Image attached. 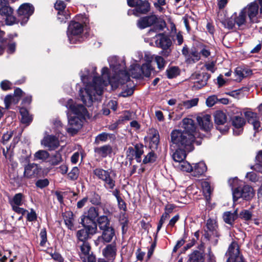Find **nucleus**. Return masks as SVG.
<instances>
[{"label": "nucleus", "instance_id": "1", "mask_svg": "<svg viewBox=\"0 0 262 262\" xmlns=\"http://www.w3.org/2000/svg\"><path fill=\"white\" fill-rule=\"evenodd\" d=\"M101 76L97 77L94 73L87 72L86 74H81V78L84 83L92 78V83L85 85L84 89H80L79 95L81 100L87 106H91L94 100H99L102 94L104 86L112 81L109 69L104 67L101 70Z\"/></svg>", "mask_w": 262, "mask_h": 262}, {"label": "nucleus", "instance_id": "2", "mask_svg": "<svg viewBox=\"0 0 262 262\" xmlns=\"http://www.w3.org/2000/svg\"><path fill=\"white\" fill-rule=\"evenodd\" d=\"M66 107L69 110L67 113L68 125L67 131L71 135H74L81 128L82 120L88 111L83 105L74 103L72 99L68 101Z\"/></svg>", "mask_w": 262, "mask_h": 262}, {"label": "nucleus", "instance_id": "3", "mask_svg": "<svg viewBox=\"0 0 262 262\" xmlns=\"http://www.w3.org/2000/svg\"><path fill=\"white\" fill-rule=\"evenodd\" d=\"M195 135L187 132H182L181 130L176 129L171 133V141L172 145L181 149L190 152L193 149V142Z\"/></svg>", "mask_w": 262, "mask_h": 262}, {"label": "nucleus", "instance_id": "4", "mask_svg": "<svg viewBox=\"0 0 262 262\" xmlns=\"http://www.w3.org/2000/svg\"><path fill=\"white\" fill-rule=\"evenodd\" d=\"M238 183L237 179H230L229 183L232 186L233 200L234 202L237 201L239 199L248 201L251 200L254 195L253 189L249 185H245L243 187H237L234 188L235 184Z\"/></svg>", "mask_w": 262, "mask_h": 262}, {"label": "nucleus", "instance_id": "5", "mask_svg": "<svg viewBox=\"0 0 262 262\" xmlns=\"http://www.w3.org/2000/svg\"><path fill=\"white\" fill-rule=\"evenodd\" d=\"M137 25L141 29L155 25V29L158 31L163 30L166 26L165 22L155 14L141 17L137 21Z\"/></svg>", "mask_w": 262, "mask_h": 262}, {"label": "nucleus", "instance_id": "6", "mask_svg": "<svg viewBox=\"0 0 262 262\" xmlns=\"http://www.w3.org/2000/svg\"><path fill=\"white\" fill-rule=\"evenodd\" d=\"M83 26L79 23L71 21L67 30V36L71 43L81 42L83 38L81 33L83 32Z\"/></svg>", "mask_w": 262, "mask_h": 262}, {"label": "nucleus", "instance_id": "7", "mask_svg": "<svg viewBox=\"0 0 262 262\" xmlns=\"http://www.w3.org/2000/svg\"><path fill=\"white\" fill-rule=\"evenodd\" d=\"M127 4L132 7H135L128 11V14H134L138 16L142 14H146L149 11L150 4L147 1L142 0H127Z\"/></svg>", "mask_w": 262, "mask_h": 262}, {"label": "nucleus", "instance_id": "8", "mask_svg": "<svg viewBox=\"0 0 262 262\" xmlns=\"http://www.w3.org/2000/svg\"><path fill=\"white\" fill-rule=\"evenodd\" d=\"M34 8L29 3L22 4L18 9V20L21 25L25 24L28 20L30 16L33 13Z\"/></svg>", "mask_w": 262, "mask_h": 262}, {"label": "nucleus", "instance_id": "9", "mask_svg": "<svg viewBox=\"0 0 262 262\" xmlns=\"http://www.w3.org/2000/svg\"><path fill=\"white\" fill-rule=\"evenodd\" d=\"M84 228L79 230L76 232V237L79 241L82 243L87 242L86 241L91 235L95 234L97 230V225L93 224L92 225H84Z\"/></svg>", "mask_w": 262, "mask_h": 262}, {"label": "nucleus", "instance_id": "10", "mask_svg": "<svg viewBox=\"0 0 262 262\" xmlns=\"http://www.w3.org/2000/svg\"><path fill=\"white\" fill-rule=\"evenodd\" d=\"M214 119L217 129L222 134L227 133L229 127L225 125L227 121L226 114L222 111H217L214 114Z\"/></svg>", "mask_w": 262, "mask_h": 262}, {"label": "nucleus", "instance_id": "11", "mask_svg": "<svg viewBox=\"0 0 262 262\" xmlns=\"http://www.w3.org/2000/svg\"><path fill=\"white\" fill-rule=\"evenodd\" d=\"M182 52L185 57V61L187 64H194L201 59L199 51L194 47L189 50L186 46L184 47Z\"/></svg>", "mask_w": 262, "mask_h": 262}, {"label": "nucleus", "instance_id": "12", "mask_svg": "<svg viewBox=\"0 0 262 262\" xmlns=\"http://www.w3.org/2000/svg\"><path fill=\"white\" fill-rule=\"evenodd\" d=\"M102 231V235L98 236L94 242L95 245L97 246L101 243L104 244L105 243H110L115 237V230L112 227L107 228V229Z\"/></svg>", "mask_w": 262, "mask_h": 262}, {"label": "nucleus", "instance_id": "13", "mask_svg": "<svg viewBox=\"0 0 262 262\" xmlns=\"http://www.w3.org/2000/svg\"><path fill=\"white\" fill-rule=\"evenodd\" d=\"M156 37L157 38L156 40V44L163 50H166L164 52V55L168 56L170 52L168 49L172 43L170 38L168 36L162 33L156 35Z\"/></svg>", "mask_w": 262, "mask_h": 262}, {"label": "nucleus", "instance_id": "14", "mask_svg": "<svg viewBox=\"0 0 262 262\" xmlns=\"http://www.w3.org/2000/svg\"><path fill=\"white\" fill-rule=\"evenodd\" d=\"M136 68L132 67V68L129 70V72H127L125 70L121 71L118 73V75L116 76L114 78L116 79L118 82L120 84H124L125 82L128 81L130 79V76H132L134 78H136L134 77V75L139 73L138 70H134Z\"/></svg>", "mask_w": 262, "mask_h": 262}, {"label": "nucleus", "instance_id": "15", "mask_svg": "<svg viewBox=\"0 0 262 262\" xmlns=\"http://www.w3.org/2000/svg\"><path fill=\"white\" fill-rule=\"evenodd\" d=\"M148 138L149 141V147L152 150L157 149L160 141V136L158 131L151 128L148 130Z\"/></svg>", "mask_w": 262, "mask_h": 262}, {"label": "nucleus", "instance_id": "16", "mask_svg": "<svg viewBox=\"0 0 262 262\" xmlns=\"http://www.w3.org/2000/svg\"><path fill=\"white\" fill-rule=\"evenodd\" d=\"M23 94V91L19 88H17L14 91L13 96L10 95H7L4 99L6 108L8 109L9 108L10 105L12 103H17L19 101L20 97L22 96Z\"/></svg>", "mask_w": 262, "mask_h": 262}, {"label": "nucleus", "instance_id": "17", "mask_svg": "<svg viewBox=\"0 0 262 262\" xmlns=\"http://www.w3.org/2000/svg\"><path fill=\"white\" fill-rule=\"evenodd\" d=\"M246 15H248L250 21L252 23L257 21V15L258 12V6L256 3H252L243 9Z\"/></svg>", "mask_w": 262, "mask_h": 262}, {"label": "nucleus", "instance_id": "18", "mask_svg": "<svg viewBox=\"0 0 262 262\" xmlns=\"http://www.w3.org/2000/svg\"><path fill=\"white\" fill-rule=\"evenodd\" d=\"M144 59L146 63L143 64L142 66H151L155 64H157V66H164L165 64L163 58L158 55L146 53Z\"/></svg>", "mask_w": 262, "mask_h": 262}, {"label": "nucleus", "instance_id": "19", "mask_svg": "<svg viewBox=\"0 0 262 262\" xmlns=\"http://www.w3.org/2000/svg\"><path fill=\"white\" fill-rule=\"evenodd\" d=\"M41 144L50 150L56 149L59 146L58 139L54 136L48 135L44 137L41 141Z\"/></svg>", "mask_w": 262, "mask_h": 262}, {"label": "nucleus", "instance_id": "20", "mask_svg": "<svg viewBox=\"0 0 262 262\" xmlns=\"http://www.w3.org/2000/svg\"><path fill=\"white\" fill-rule=\"evenodd\" d=\"M117 250L116 244L113 242L102 250V254L108 260H113L116 257Z\"/></svg>", "mask_w": 262, "mask_h": 262}, {"label": "nucleus", "instance_id": "21", "mask_svg": "<svg viewBox=\"0 0 262 262\" xmlns=\"http://www.w3.org/2000/svg\"><path fill=\"white\" fill-rule=\"evenodd\" d=\"M116 174L112 170L109 169L107 173L102 180L104 182V186L107 189H113L116 186L115 178Z\"/></svg>", "mask_w": 262, "mask_h": 262}, {"label": "nucleus", "instance_id": "22", "mask_svg": "<svg viewBox=\"0 0 262 262\" xmlns=\"http://www.w3.org/2000/svg\"><path fill=\"white\" fill-rule=\"evenodd\" d=\"M246 121L243 117L234 116L232 119V124L234 128L233 134L236 135H239L243 131V127L245 124Z\"/></svg>", "mask_w": 262, "mask_h": 262}, {"label": "nucleus", "instance_id": "23", "mask_svg": "<svg viewBox=\"0 0 262 262\" xmlns=\"http://www.w3.org/2000/svg\"><path fill=\"white\" fill-rule=\"evenodd\" d=\"M182 128L183 130L182 132H187L189 134H194L195 137L196 136L195 130V126L194 121L190 118H184L182 120Z\"/></svg>", "mask_w": 262, "mask_h": 262}, {"label": "nucleus", "instance_id": "24", "mask_svg": "<svg viewBox=\"0 0 262 262\" xmlns=\"http://www.w3.org/2000/svg\"><path fill=\"white\" fill-rule=\"evenodd\" d=\"M199 125L205 131H208L212 127L211 116L208 114L197 118Z\"/></svg>", "mask_w": 262, "mask_h": 262}, {"label": "nucleus", "instance_id": "25", "mask_svg": "<svg viewBox=\"0 0 262 262\" xmlns=\"http://www.w3.org/2000/svg\"><path fill=\"white\" fill-rule=\"evenodd\" d=\"M38 172L39 169L37 164H29L25 167L24 176L27 179H31L36 177Z\"/></svg>", "mask_w": 262, "mask_h": 262}, {"label": "nucleus", "instance_id": "26", "mask_svg": "<svg viewBox=\"0 0 262 262\" xmlns=\"http://www.w3.org/2000/svg\"><path fill=\"white\" fill-rule=\"evenodd\" d=\"M134 152L136 161L138 163H140L141 162V156L144 152L143 145L140 144H137L135 146V150L132 147H129L128 148L127 150L128 156L129 154L133 155Z\"/></svg>", "mask_w": 262, "mask_h": 262}, {"label": "nucleus", "instance_id": "27", "mask_svg": "<svg viewBox=\"0 0 262 262\" xmlns=\"http://www.w3.org/2000/svg\"><path fill=\"white\" fill-rule=\"evenodd\" d=\"M235 80L241 81L244 77L252 74V71L248 67H237L234 72Z\"/></svg>", "mask_w": 262, "mask_h": 262}, {"label": "nucleus", "instance_id": "28", "mask_svg": "<svg viewBox=\"0 0 262 262\" xmlns=\"http://www.w3.org/2000/svg\"><path fill=\"white\" fill-rule=\"evenodd\" d=\"M64 222L70 230L74 229V216L73 213L71 211H66L62 214Z\"/></svg>", "mask_w": 262, "mask_h": 262}, {"label": "nucleus", "instance_id": "29", "mask_svg": "<svg viewBox=\"0 0 262 262\" xmlns=\"http://www.w3.org/2000/svg\"><path fill=\"white\" fill-rule=\"evenodd\" d=\"M209 77V75L204 72L196 74V78L198 80L195 82L194 86L199 89L205 86Z\"/></svg>", "mask_w": 262, "mask_h": 262}, {"label": "nucleus", "instance_id": "30", "mask_svg": "<svg viewBox=\"0 0 262 262\" xmlns=\"http://www.w3.org/2000/svg\"><path fill=\"white\" fill-rule=\"evenodd\" d=\"M94 151L99 156L102 158H105L112 154L113 149L111 145H105L95 148L94 149Z\"/></svg>", "mask_w": 262, "mask_h": 262}, {"label": "nucleus", "instance_id": "31", "mask_svg": "<svg viewBox=\"0 0 262 262\" xmlns=\"http://www.w3.org/2000/svg\"><path fill=\"white\" fill-rule=\"evenodd\" d=\"M134 70H138L139 73L134 75L136 78H143L144 77H149L151 73V67H134Z\"/></svg>", "mask_w": 262, "mask_h": 262}, {"label": "nucleus", "instance_id": "32", "mask_svg": "<svg viewBox=\"0 0 262 262\" xmlns=\"http://www.w3.org/2000/svg\"><path fill=\"white\" fill-rule=\"evenodd\" d=\"M237 210L236 209L233 212L227 211L223 214V220L224 222L229 225H232L234 221L237 218Z\"/></svg>", "mask_w": 262, "mask_h": 262}, {"label": "nucleus", "instance_id": "33", "mask_svg": "<svg viewBox=\"0 0 262 262\" xmlns=\"http://www.w3.org/2000/svg\"><path fill=\"white\" fill-rule=\"evenodd\" d=\"M206 164L204 162H199L195 164L192 171L194 176L199 177L202 175L206 171Z\"/></svg>", "mask_w": 262, "mask_h": 262}, {"label": "nucleus", "instance_id": "34", "mask_svg": "<svg viewBox=\"0 0 262 262\" xmlns=\"http://www.w3.org/2000/svg\"><path fill=\"white\" fill-rule=\"evenodd\" d=\"M202 186L203 192L206 198V201L207 203H209L213 189L211 188L209 182L206 181H204L202 183Z\"/></svg>", "mask_w": 262, "mask_h": 262}, {"label": "nucleus", "instance_id": "35", "mask_svg": "<svg viewBox=\"0 0 262 262\" xmlns=\"http://www.w3.org/2000/svg\"><path fill=\"white\" fill-rule=\"evenodd\" d=\"M24 202V195L21 193H18L15 194L12 199L9 201V203L12 207L21 206Z\"/></svg>", "mask_w": 262, "mask_h": 262}, {"label": "nucleus", "instance_id": "36", "mask_svg": "<svg viewBox=\"0 0 262 262\" xmlns=\"http://www.w3.org/2000/svg\"><path fill=\"white\" fill-rule=\"evenodd\" d=\"M229 257H235L239 254V246L237 243L233 242L229 246L226 254Z\"/></svg>", "mask_w": 262, "mask_h": 262}, {"label": "nucleus", "instance_id": "37", "mask_svg": "<svg viewBox=\"0 0 262 262\" xmlns=\"http://www.w3.org/2000/svg\"><path fill=\"white\" fill-rule=\"evenodd\" d=\"M186 152H188L178 148L173 154L172 158L175 162L179 163L185 159Z\"/></svg>", "mask_w": 262, "mask_h": 262}, {"label": "nucleus", "instance_id": "38", "mask_svg": "<svg viewBox=\"0 0 262 262\" xmlns=\"http://www.w3.org/2000/svg\"><path fill=\"white\" fill-rule=\"evenodd\" d=\"M20 113L21 116V123L28 125L32 121V116L29 115L28 111L24 107L20 109Z\"/></svg>", "mask_w": 262, "mask_h": 262}, {"label": "nucleus", "instance_id": "39", "mask_svg": "<svg viewBox=\"0 0 262 262\" xmlns=\"http://www.w3.org/2000/svg\"><path fill=\"white\" fill-rule=\"evenodd\" d=\"M108 62L110 66H124L125 64L124 57H119L117 56H112L108 58Z\"/></svg>", "mask_w": 262, "mask_h": 262}, {"label": "nucleus", "instance_id": "40", "mask_svg": "<svg viewBox=\"0 0 262 262\" xmlns=\"http://www.w3.org/2000/svg\"><path fill=\"white\" fill-rule=\"evenodd\" d=\"M235 24L239 27L245 25L246 21V15L243 10L238 14L233 15Z\"/></svg>", "mask_w": 262, "mask_h": 262}, {"label": "nucleus", "instance_id": "41", "mask_svg": "<svg viewBox=\"0 0 262 262\" xmlns=\"http://www.w3.org/2000/svg\"><path fill=\"white\" fill-rule=\"evenodd\" d=\"M97 222L98 226L101 230L112 227V226H110V222L108 217L105 215L99 217L97 220Z\"/></svg>", "mask_w": 262, "mask_h": 262}, {"label": "nucleus", "instance_id": "42", "mask_svg": "<svg viewBox=\"0 0 262 262\" xmlns=\"http://www.w3.org/2000/svg\"><path fill=\"white\" fill-rule=\"evenodd\" d=\"M210 46L204 44H201L199 46V52L201 55L205 58H208L211 55Z\"/></svg>", "mask_w": 262, "mask_h": 262}, {"label": "nucleus", "instance_id": "43", "mask_svg": "<svg viewBox=\"0 0 262 262\" xmlns=\"http://www.w3.org/2000/svg\"><path fill=\"white\" fill-rule=\"evenodd\" d=\"M187 262H204L203 254L198 251H195L189 255Z\"/></svg>", "mask_w": 262, "mask_h": 262}, {"label": "nucleus", "instance_id": "44", "mask_svg": "<svg viewBox=\"0 0 262 262\" xmlns=\"http://www.w3.org/2000/svg\"><path fill=\"white\" fill-rule=\"evenodd\" d=\"M248 122L252 124L254 129L256 132H258L260 127V123L257 118V115L255 113H251Z\"/></svg>", "mask_w": 262, "mask_h": 262}, {"label": "nucleus", "instance_id": "45", "mask_svg": "<svg viewBox=\"0 0 262 262\" xmlns=\"http://www.w3.org/2000/svg\"><path fill=\"white\" fill-rule=\"evenodd\" d=\"M62 161V156L59 152H56L55 154L49 157L48 162L52 166L59 164Z\"/></svg>", "mask_w": 262, "mask_h": 262}, {"label": "nucleus", "instance_id": "46", "mask_svg": "<svg viewBox=\"0 0 262 262\" xmlns=\"http://www.w3.org/2000/svg\"><path fill=\"white\" fill-rule=\"evenodd\" d=\"M98 209L94 207H91L86 213V217L89 219L90 221L93 222V224H95L94 221L95 219L98 216Z\"/></svg>", "mask_w": 262, "mask_h": 262}, {"label": "nucleus", "instance_id": "47", "mask_svg": "<svg viewBox=\"0 0 262 262\" xmlns=\"http://www.w3.org/2000/svg\"><path fill=\"white\" fill-rule=\"evenodd\" d=\"M49 157V153L45 150H39L34 154V158L35 160H40L42 162L46 161Z\"/></svg>", "mask_w": 262, "mask_h": 262}, {"label": "nucleus", "instance_id": "48", "mask_svg": "<svg viewBox=\"0 0 262 262\" xmlns=\"http://www.w3.org/2000/svg\"><path fill=\"white\" fill-rule=\"evenodd\" d=\"M166 75L168 78L171 79L175 78L180 73V70L178 67H169L166 70Z\"/></svg>", "mask_w": 262, "mask_h": 262}, {"label": "nucleus", "instance_id": "49", "mask_svg": "<svg viewBox=\"0 0 262 262\" xmlns=\"http://www.w3.org/2000/svg\"><path fill=\"white\" fill-rule=\"evenodd\" d=\"M80 256H86L91 255L90 254V251L91 250V246L88 242L82 243V245L80 246Z\"/></svg>", "mask_w": 262, "mask_h": 262}, {"label": "nucleus", "instance_id": "50", "mask_svg": "<svg viewBox=\"0 0 262 262\" xmlns=\"http://www.w3.org/2000/svg\"><path fill=\"white\" fill-rule=\"evenodd\" d=\"M89 199L90 202L94 205H100L101 204L100 195L95 192H92L91 193V195Z\"/></svg>", "mask_w": 262, "mask_h": 262}, {"label": "nucleus", "instance_id": "51", "mask_svg": "<svg viewBox=\"0 0 262 262\" xmlns=\"http://www.w3.org/2000/svg\"><path fill=\"white\" fill-rule=\"evenodd\" d=\"M199 100L198 98H194L191 100L183 101V105L185 109H189L193 106H196L198 104Z\"/></svg>", "mask_w": 262, "mask_h": 262}, {"label": "nucleus", "instance_id": "52", "mask_svg": "<svg viewBox=\"0 0 262 262\" xmlns=\"http://www.w3.org/2000/svg\"><path fill=\"white\" fill-rule=\"evenodd\" d=\"M13 13V10L8 5H5L0 8V14L4 17H6L9 14Z\"/></svg>", "mask_w": 262, "mask_h": 262}, {"label": "nucleus", "instance_id": "53", "mask_svg": "<svg viewBox=\"0 0 262 262\" xmlns=\"http://www.w3.org/2000/svg\"><path fill=\"white\" fill-rule=\"evenodd\" d=\"M179 168L182 171L186 172H191L193 170V167L187 161H182L179 164Z\"/></svg>", "mask_w": 262, "mask_h": 262}, {"label": "nucleus", "instance_id": "54", "mask_svg": "<svg viewBox=\"0 0 262 262\" xmlns=\"http://www.w3.org/2000/svg\"><path fill=\"white\" fill-rule=\"evenodd\" d=\"M108 171L109 170H105L100 168H97L93 170V173L99 179L102 180Z\"/></svg>", "mask_w": 262, "mask_h": 262}, {"label": "nucleus", "instance_id": "55", "mask_svg": "<svg viewBox=\"0 0 262 262\" xmlns=\"http://www.w3.org/2000/svg\"><path fill=\"white\" fill-rule=\"evenodd\" d=\"M221 23L225 28H227L229 29H233L236 24L233 18V15H232L229 18L226 19L224 20H222Z\"/></svg>", "mask_w": 262, "mask_h": 262}, {"label": "nucleus", "instance_id": "56", "mask_svg": "<svg viewBox=\"0 0 262 262\" xmlns=\"http://www.w3.org/2000/svg\"><path fill=\"white\" fill-rule=\"evenodd\" d=\"M79 170L77 167H74L68 173V178L71 180H76L79 176Z\"/></svg>", "mask_w": 262, "mask_h": 262}, {"label": "nucleus", "instance_id": "57", "mask_svg": "<svg viewBox=\"0 0 262 262\" xmlns=\"http://www.w3.org/2000/svg\"><path fill=\"white\" fill-rule=\"evenodd\" d=\"M157 157L152 151L149 152L144 158L143 162L144 164L152 163L156 161Z\"/></svg>", "mask_w": 262, "mask_h": 262}, {"label": "nucleus", "instance_id": "58", "mask_svg": "<svg viewBox=\"0 0 262 262\" xmlns=\"http://www.w3.org/2000/svg\"><path fill=\"white\" fill-rule=\"evenodd\" d=\"M70 15L66 11H58L57 19L60 23H65L70 18Z\"/></svg>", "mask_w": 262, "mask_h": 262}, {"label": "nucleus", "instance_id": "59", "mask_svg": "<svg viewBox=\"0 0 262 262\" xmlns=\"http://www.w3.org/2000/svg\"><path fill=\"white\" fill-rule=\"evenodd\" d=\"M133 114L128 111H126L123 113V114L120 116L118 120V122L121 123L125 121H128L133 118Z\"/></svg>", "mask_w": 262, "mask_h": 262}, {"label": "nucleus", "instance_id": "60", "mask_svg": "<svg viewBox=\"0 0 262 262\" xmlns=\"http://www.w3.org/2000/svg\"><path fill=\"white\" fill-rule=\"evenodd\" d=\"M19 21L16 19L15 17L13 15V14H9L5 17V24L8 26H11Z\"/></svg>", "mask_w": 262, "mask_h": 262}, {"label": "nucleus", "instance_id": "61", "mask_svg": "<svg viewBox=\"0 0 262 262\" xmlns=\"http://www.w3.org/2000/svg\"><path fill=\"white\" fill-rule=\"evenodd\" d=\"M39 236L41 238L40 245L42 247H43L45 246L47 241V231L45 228H43L41 230L40 232L39 233Z\"/></svg>", "mask_w": 262, "mask_h": 262}, {"label": "nucleus", "instance_id": "62", "mask_svg": "<svg viewBox=\"0 0 262 262\" xmlns=\"http://www.w3.org/2000/svg\"><path fill=\"white\" fill-rule=\"evenodd\" d=\"M169 217V213L167 212H165L162 214L157 226V232H159L160 231L164 222Z\"/></svg>", "mask_w": 262, "mask_h": 262}, {"label": "nucleus", "instance_id": "63", "mask_svg": "<svg viewBox=\"0 0 262 262\" xmlns=\"http://www.w3.org/2000/svg\"><path fill=\"white\" fill-rule=\"evenodd\" d=\"M239 217L245 220H249L252 217L251 212L248 210H244L240 212Z\"/></svg>", "mask_w": 262, "mask_h": 262}, {"label": "nucleus", "instance_id": "64", "mask_svg": "<svg viewBox=\"0 0 262 262\" xmlns=\"http://www.w3.org/2000/svg\"><path fill=\"white\" fill-rule=\"evenodd\" d=\"M66 7V4L61 1H57L54 5L55 9L58 11H65Z\"/></svg>", "mask_w": 262, "mask_h": 262}]
</instances>
